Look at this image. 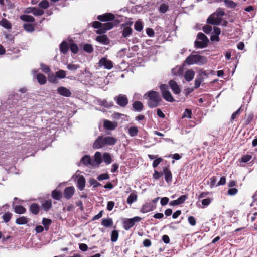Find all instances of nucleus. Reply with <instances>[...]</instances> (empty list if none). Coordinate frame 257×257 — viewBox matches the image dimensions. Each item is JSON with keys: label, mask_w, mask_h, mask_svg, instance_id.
Here are the masks:
<instances>
[{"label": "nucleus", "mask_w": 257, "mask_h": 257, "mask_svg": "<svg viewBox=\"0 0 257 257\" xmlns=\"http://www.w3.org/2000/svg\"><path fill=\"white\" fill-rule=\"evenodd\" d=\"M146 96L148 97L147 103L150 108H154L160 105L162 98L159 92L150 90L144 94V97H146Z\"/></svg>", "instance_id": "1"}, {"label": "nucleus", "mask_w": 257, "mask_h": 257, "mask_svg": "<svg viewBox=\"0 0 257 257\" xmlns=\"http://www.w3.org/2000/svg\"><path fill=\"white\" fill-rule=\"evenodd\" d=\"M194 53L195 52H193L186 58L185 62L187 64L190 65L196 64L198 65H203L207 63V60L206 57L197 54H194Z\"/></svg>", "instance_id": "2"}, {"label": "nucleus", "mask_w": 257, "mask_h": 257, "mask_svg": "<svg viewBox=\"0 0 257 257\" xmlns=\"http://www.w3.org/2000/svg\"><path fill=\"white\" fill-rule=\"evenodd\" d=\"M142 218L139 216H135L131 218H124L122 220V225L125 230H128L133 227L136 222H140Z\"/></svg>", "instance_id": "3"}, {"label": "nucleus", "mask_w": 257, "mask_h": 257, "mask_svg": "<svg viewBox=\"0 0 257 257\" xmlns=\"http://www.w3.org/2000/svg\"><path fill=\"white\" fill-rule=\"evenodd\" d=\"M98 65L100 67H103L106 69H111L113 67V63L112 61L108 60L106 57L101 58L98 62Z\"/></svg>", "instance_id": "4"}, {"label": "nucleus", "mask_w": 257, "mask_h": 257, "mask_svg": "<svg viewBox=\"0 0 257 257\" xmlns=\"http://www.w3.org/2000/svg\"><path fill=\"white\" fill-rule=\"evenodd\" d=\"M116 103L122 107H124L128 103V99L126 95L123 94H119L114 98Z\"/></svg>", "instance_id": "5"}, {"label": "nucleus", "mask_w": 257, "mask_h": 257, "mask_svg": "<svg viewBox=\"0 0 257 257\" xmlns=\"http://www.w3.org/2000/svg\"><path fill=\"white\" fill-rule=\"evenodd\" d=\"M156 208V205L153 204L152 203L146 202L142 206L140 211L143 213H146L153 211Z\"/></svg>", "instance_id": "6"}, {"label": "nucleus", "mask_w": 257, "mask_h": 257, "mask_svg": "<svg viewBox=\"0 0 257 257\" xmlns=\"http://www.w3.org/2000/svg\"><path fill=\"white\" fill-rule=\"evenodd\" d=\"M163 174H164V179L166 182L170 183L172 181V174L170 169L169 165L163 168Z\"/></svg>", "instance_id": "7"}, {"label": "nucleus", "mask_w": 257, "mask_h": 257, "mask_svg": "<svg viewBox=\"0 0 257 257\" xmlns=\"http://www.w3.org/2000/svg\"><path fill=\"white\" fill-rule=\"evenodd\" d=\"M207 23L209 24L218 25L221 22V18H218L213 13L207 19Z\"/></svg>", "instance_id": "8"}, {"label": "nucleus", "mask_w": 257, "mask_h": 257, "mask_svg": "<svg viewBox=\"0 0 257 257\" xmlns=\"http://www.w3.org/2000/svg\"><path fill=\"white\" fill-rule=\"evenodd\" d=\"M115 18V16L110 13H105L104 14L99 15L97 17V19L102 22H107V21H111L113 20Z\"/></svg>", "instance_id": "9"}, {"label": "nucleus", "mask_w": 257, "mask_h": 257, "mask_svg": "<svg viewBox=\"0 0 257 257\" xmlns=\"http://www.w3.org/2000/svg\"><path fill=\"white\" fill-rule=\"evenodd\" d=\"M104 138L102 136H99L93 144V148L95 149H99L105 146Z\"/></svg>", "instance_id": "10"}, {"label": "nucleus", "mask_w": 257, "mask_h": 257, "mask_svg": "<svg viewBox=\"0 0 257 257\" xmlns=\"http://www.w3.org/2000/svg\"><path fill=\"white\" fill-rule=\"evenodd\" d=\"M102 162V155L100 152H96L94 154V159L92 160L93 167H98Z\"/></svg>", "instance_id": "11"}, {"label": "nucleus", "mask_w": 257, "mask_h": 257, "mask_svg": "<svg viewBox=\"0 0 257 257\" xmlns=\"http://www.w3.org/2000/svg\"><path fill=\"white\" fill-rule=\"evenodd\" d=\"M86 181L83 175L78 176V178L76 181V185L77 188L80 191H83L85 187Z\"/></svg>", "instance_id": "12"}, {"label": "nucleus", "mask_w": 257, "mask_h": 257, "mask_svg": "<svg viewBox=\"0 0 257 257\" xmlns=\"http://www.w3.org/2000/svg\"><path fill=\"white\" fill-rule=\"evenodd\" d=\"M74 191L75 189L73 186L65 188L63 193L64 197L67 200L71 199L74 193Z\"/></svg>", "instance_id": "13"}, {"label": "nucleus", "mask_w": 257, "mask_h": 257, "mask_svg": "<svg viewBox=\"0 0 257 257\" xmlns=\"http://www.w3.org/2000/svg\"><path fill=\"white\" fill-rule=\"evenodd\" d=\"M169 85L173 93L178 95L180 93V88L175 81L174 80H170L169 82Z\"/></svg>", "instance_id": "14"}, {"label": "nucleus", "mask_w": 257, "mask_h": 257, "mask_svg": "<svg viewBox=\"0 0 257 257\" xmlns=\"http://www.w3.org/2000/svg\"><path fill=\"white\" fill-rule=\"evenodd\" d=\"M57 92L60 95L66 97H70L71 95L70 90L63 86L59 87L57 88Z\"/></svg>", "instance_id": "15"}, {"label": "nucleus", "mask_w": 257, "mask_h": 257, "mask_svg": "<svg viewBox=\"0 0 257 257\" xmlns=\"http://www.w3.org/2000/svg\"><path fill=\"white\" fill-rule=\"evenodd\" d=\"M80 163L83 164L86 166H90L93 167L92 159L89 155L84 156L80 161Z\"/></svg>", "instance_id": "16"}, {"label": "nucleus", "mask_w": 257, "mask_h": 257, "mask_svg": "<svg viewBox=\"0 0 257 257\" xmlns=\"http://www.w3.org/2000/svg\"><path fill=\"white\" fill-rule=\"evenodd\" d=\"M69 49V45L68 43L65 40L63 41L59 45L60 51L63 54H66Z\"/></svg>", "instance_id": "17"}, {"label": "nucleus", "mask_w": 257, "mask_h": 257, "mask_svg": "<svg viewBox=\"0 0 257 257\" xmlns=\"http://www.w3.org/2000/svg\"><path fill=\"white\" fill-rule=\"evenodd\" d=\"M96 40L101 44L108 45L110 41L106 35H102L97 36Z\"/></svg>", "instance_id": "18"}, {"label": "nucleus", "mask_w": 257, "mask_h": 257, "mask_svg": "<svg viewBox=\"0 0 257 257\" xmlns=\"http://www.w3.org/2000/svg\"><path fill=\"white\" fill-rule=\"evenodd\" d=\"M104 142L105 145L113 146L117 142V139L112 137L107 136L103 137Z\"/></svg>", "instance_id": "19"}, {"label": "nucleus", "mask_w": 257, "mask_h": 257, "mask_svg": "<svg viewBox=\"0 0 257 257\" xmlns=\"http://www.w3.org/2000/svg\"><path fill=\"white\" fill-rule=\"evenodd\" d=\"M132 107L134 111L141 112L144 108L143 103L140 101H135L132 104Z\"/></svg>", "instance_id": "20"}, {"label": "nucleus", "mask_w": 257, "mask_h": 257, "mask_svg": "<svg viewBox=\"0 0 257 257\" xmlns=\"http://www.w3.org/2000/svg\"><path fill=\"white\" fill-rule=\"evenodd\" d=\"M103 126L107 130H113L117 127V124L115 122L105 120L104 121Z\"/></svg>", "instance_id": "21"}, {"label": "nucleus", "mask_w": 257, "mask_h": 257, "mask_svg": "<svg viewBox=\"0 0 257 257\" xmlns=\"http://www.w3.org/2000/svg\"><path fill=\"white\" fill-rule=\"evenodd\" d=\"M98 103L99 105L103 106L106 108H110L113 105V101L108 102L106 100L99 99L98 100Z\"/></svg>", "instance_id": "22"}, {"label": "nucleus", "mask_w": 257, "mask_h": 257, "mask_svg": "<svg viewBox=\"0 0 257 257\" xmlns=\"http://www.w3.org/2000/svg\"><path fill=\"white\" fill-rule=\"evenodd\" d=\"M122 33V37L123 38H127L129 37L133 32L132 28L130 26L124 27L122 30L121 31Z\"/></svg>", "instance_id": "23"}, {"label": "nucleus", "mask_w": 257, "mask_h": 257, "mask_svg": "<svg viewBox=\"0 0 257 257\" xmlns=\"http://www.w3.org/2000/svg\"><path fill=\"white\" fill-rule=\"evenodd\" d=\"M162 95L163 98L168 102H173L175 101L169 90L163 92Z\"/></svg>", "instance_id": "24"}, {"label": "nucleus", "mask_w": 257, "mask_h": 257, "mask_svg": "<svg viewBox=\"0 0 257 257\" xmlns=\"http://www.w3.org/2000/svg\"><path fill=\"white\" fill-rule=\"evenodd\" d=\"M197 39L200 40L203 44L206 45L207 46L209 43V39L203 33L199 32L198 33L197 36Z\"/></svg>", "instance_id": "25"}, {"label": "nucleus", "mask_w": 257, "mask_h": 257, "mask_svg": "<svg viewBox=\"0 0 257 257\" xmlns=\"http://www.w3.org/2000/svg\"><path fill=\"white\" fill-rule=\"evenodd\" d=\"M194 75L195 72L193 70L191 69L188 70L185 73L184 78L187 81L189 82L193 79Z\"/></svg>", "instance_id": "26"}, {"label": "nucleus", "mask_w": 257, "mask_h": 257, "mask_svg": "<svg viewBox=\"0 0 257 257\" xmlns=\"http://www.w3.org/2000/svg\"><path fill=\"white\" fill-rule=\"evenodd\" d=\"M29 210L33 214L37 215L40 211V207L38 204L34 203L31 204Z\"/></svg>", "instance_id": "27"}, {"label": "nucleus", "mask_w": 257, "mask_h": 257, "mask_svg": "<svg viewBox=\"0 0 257 257\" xmlns=\"http://www.w3.org/2000/svg\"><path fill=\"white\" fill-rule=\"evenodd\" d=\"M113 220L111 218L108 217L102 219L101 225L105 227H110L113 225Z\"/></svg>", "instance_id": "28"}, {"label": "nucleus", "mask_w": 257, "mask_h": 257, "mask_svg": "<svg viewBox=\"0 0 257 257\" xmlns=\"http://www.w3.org/2000/svg\"><path fill=\"white\" fill-rule=\"evenodd\" d=\"M172 74L176 76H180L183 75V68L182 67L177 66L172 69Z\"/></svg>", "instance_id": "29"}, {"label": "nucleus", "mask_w": 257, "mask_h": 257, "mask_svg": "<svg viewBox=\"0 0 257 257\" xmlns=\"http://www.w3.org/2000/svg\"><path fill=\"white\" fill-rule=\"evenodd\" d=\"M204 78L202 76V75L201 74H199L195 80V85H194V88L195 89H197L199 88L201 84V83L203 81Z\"/></svg>", "instance_id": "30"}, {"label": "nucleus", "mask_w": 257, "mask_h": 257, "mask_svg": "<svg viewBox=\"0 0 257 257\" xmlns=\"http://www.w3.org/2000/svg\"><path fill=\"white\" fill-rule=\"evenodd\" d=\"M138 132V128L136 126H132L130 127L128 129V134L132 137H134L137 136Z\"/></svg>", "instance_id": "31"}, {"label": "nucleus", "mask_w": 257, "mask_h": 257, "mask_svg": "<svg viewBox=\"0 0 257 257\" xmlns=\"http://www.w3.org/2000/svg\"><path fill=\"white\" fill-rule=\"evenodd\" d=\"M41 207L45 211L47 212L49 211L52 207L51 200H48L45 201L44 203L42 204Z\"/></svg>", "instance_id": "32"}, {"label": "nucleus", "mask_w": 257, "mask_h": 257, "mask_svg": "<svg viewBox=\"0 0 257 257\" xmlns=\"http://www.w3.org/2000/svg\"><path fill=\"white\" fill-rule=\"evenodd\" d=\"M20 18L21 20L26 22H34L35 20L33 16L28 15H22Z\"/></svg>", "instance_id": "33"}, {"label": "nucleus", "mask_w": 257, "mask_h": 257, "mask_svg": "<svg viewBox=\"0 0 257 257\" xmlns=\"http://www.w3.org/2000/svg\"><path fill=\"white\" fill-rule=\"evenodd\" d=\"M37 79L39 83L41 85H44L47 82V78L46 76L41 73H39L37 75Z\"/></svg>", "instance_id": "34"}, {"label": "nucleus", "mask_w": 257, "mask_h": 257, "mask_svg": "<svg viewBox=\"0 0 257 257\" xmlns=\"http://www.w3.org/2000/svg\"><path fill=\"white\" fill-rule=\"evenodd\" d=\"M143 23L141 20H138L134 24V29L136 31L138 32H140L143 30Z\"/></svg>", "instance_id": "35"}, {"label": "nucleus", "mask_w": 257, "mask_h": 257, "mask_svg": "<svg viewBox=\"0 0 257 257\" xmlns=\"http://www.w3.org/2000/svg\"><path fill=\"white\" fill-rule=\"evenodd\" d=\"M52 197L56 200H60L62 198L61 192L57 190H54L52 192Z\"/></svg>", "instance_id": "36"}, {"label": "nucleus", "mask_w": 257, "mask_h": 257, "mask_svg": "<svg viewBox=\"0 0 257 257\" xmlns=\"http://www.w3.org/2000/svg\"><path fill=\"white\" fill-rule=\"evenodd\" d=\"M0 25L6 29H10L12 28L11 23L6 19L3 18L0 21Z\"/></svg>", "instance_id": "37"}, {"label": "nucleus", "mask_w": 257, "mask_h": 257, "mask_svg": "<svg viewBox=\"0 0 257 257\" xmlns=\"http://www.w3.org/2000/svg\"><path fill=\"white\" fill-rule=\"evenodd\" d=\"M119 236V231L117 230H113L110 234L111 241L112 242H115L118 240Z\"/></svg>", "instance_id": "38"}, {"label": "nucleus", "mask_w": 257, "mask_h": 257, "mask_svg": "<svg viewBox=\"0 0 257 257\" xmlns=\"http://www.w3.org/2000/svg\"><path fill=\"white\" fill-rule=\"evenodd\" d=\"M103 159L106 164H110L112 162V158L109 153L105 152L103 154Z\"/></svg>", "instance_id": "39"}, {"label": "nucleus", "mask_w": 257, "mask_h": 257, "mask_svg": "<svg viewBox=\"0 0 257 257\" xmlns=\"http://www.w3.org/2000/svg\"><path fill=\"white\" fill-rule=\"evenodd\" d=\"M14 211L17 214H24L26 211V209L21 205H16L14 207Z\"/></svg>", "instance_id": "40"}, {"label": "nucleus", "mask_w": 257, "mask_h": 257, "mask_svg": "<svg viewBox=\"0 0 257 257\" xmlns=\"http://www.w3.org/2000/svg\"><path fill=\"white\" fill-rule=\"evenodd\" d=\"M137 199V195L135 193H132L127 199V203L128 204H131L135 202Z\"/></svg>", "instance_id": "41"}, {"label": "nucleus", "mask_w": 257, "mask_h": 257, "mask_svg": "<svg viewBox=\"0 0 257 257\" xmlns=\"http://www.w3.org/2000/svg\"><path fill=\"white\" fill-rule=\"evenodd\" d=\"M27 218L25 216H21L17 218L16 220V223L18 225H24L28 223Z\"/></svg>", "instance_id": "42"}, {"label": "nucleus", "mask_w": 257, "mask_h": 257, "mask_svg": "<svg viewBox=\"0 0 257 257\" xmlns=\"http://www.w3.org/2000/svg\"><path fill=\"white\" fill-rule=\"evenodd\" d=\"M226 7L234 9L237 6V4L232 0H223Z\"/></svg>", "instance_id": "43"}, {"label": "nucleus", "mask_w": 257, "mask_h": 257, "mask_svg": "<svg viewBox=\"0 0 257 257\" xmlns=\"http://www.w3.org/2000/svg\"><path fill=\"white\" fill-rule=\"evenodd\" d=\"M67 68L68 70L72 72H75L78 69L80 68V66L79 64H73L69 63L67 65Z\"/></svg>", "instance_id": "44"}, {"label": "nucleus", "mask_w": 257, "mask_h": 257, "mask_svg": "<svg viewBox=\"0 0 257 257\" xmlns=\"http://www.w3.org/2000/svg\"><path fill=\"white\" fill-rule=\"evenodd\" d=\"M23 28L25 30L28 32H32L35 30L33 25L30 23L24 24L23 25Z\"/></svg>", "instance_id": "45"}, {"label": "nucleus", "mask_w": 257, "mask_h": 257, "mask_svg": "<svg viewBox=\"0 0 257 257\" xmlns=\"http://www.w3.org/2000/svg\"><path fill=\"white\" fill-rule=\"evenodd\" d=\"M69 48L71 52L74 54H76L78 52V47L75 43H71L69 45Z\"/></svg>", "instance_id": "46"}, {"label": "nucleus", "mask_w": 257, "mask_h": 257, "mask_svg": "<svg viewBox=\"0 0 257 257\" xmlns=\"http://www.w3.org/2000/svg\"><path fill=\"white\" fill-rule=\"evenodd\" d=\"M83 50L88 53H90L93 51V48L91 44H85L83 46Z\"/></svg>", "instance_id": "47"}, {"label": "nucleus", "mask_w": 257, "mask_h": 257, "mask_svg": "<svg viewBox=\"0 0 257 257\" xmlns=\"http://www.w3.org/2000/svg\"><path fill=\"white\" fill-rule=\"evenodd\" d=\"M57 78L63 79L66 77V72L63 70H60L55 73Z\"/></svg>", "instance_id": "48"}, {"label": "nucleus", "mask_w": 257, "mask_h": 257, "mask_svg": "<svg viewBox=\"0 0 257 257\" xmlns=\"http://www.w3.org/2000/svg\"><path fill=\"white\" fill-rule=\"evenodd\" d=\"M110 178L109 175L107 173H103L98 175L97 177V179L99 181H103L105 180H108Z\"/></svg>", "instance_id": "49"}, {"label": "nucleus", "mask_w": 257, "mask_h": 257, "mask_svg": "<svg viewBox=\"0 0 257 257\" xmlns=\"http://www.w3.org/2000/svg\"><path fill=\"white\" fill-rule=\"evenodd\" d=\"M89 183L90 185L93 186V188L100 187L101 186V184L99 183L94 178H91L89 180Z\"/></svg>", "instance_id": "50"}, {"label": "nucleus", "mask_w": 257, "mask_h": 257, "mask_svg": "<svg viewBox=\"0 0 257 257\" xmlns=\"http://www.w3.org/2000/svg\"><path fill=\"white\" fill-rule=\"evenodd\" d=\"M12 217V214L10 212L5 213L3 216L2 218L4 220V221L5 223L8 222L11 219Z\"/></svg>", "instance_id": "51"}, {"label": "nucleus", "mask_w": 257, "mask_h": 257, "mask_svg": "<svg viewBox=\"0 0 257 257\" xmlns=\"http://www.w3.org/2000/svg\"><path fill=\"white\" fill-rule=\"evenodd\" d=\"M44 13V11L37 7H34L33 15L35 16H42Z\"/></svg>", "instance_id": "52"}, {"label": "nucleus", "mask_w": 257, "mask_h": 257, "mask_svg": "<svg viewBox=\"0 0 257 257\" xmlns=\"http://www.w3.org/2000/svg\"><path fill=\"white\" fill-rule=\"evenodd\" d=\"M49 6V3L47 0H42L39 3V7L42 9H47Z\"/></svg>", "instance_id": "53"}, {"label": "nucleus", "mask_w": 257, "mask_h": 257, "mask_svg": "<svg viewBox=\"0 0 257 257\" xmlns=\"http://www.w3.org/2000/svg\"><path fill=\"white\" fill-rule=\"evenodd\" d=\"M194 46L196 48H203L207 47L205 44H203V42L201 41H198L197 39L194 42Z\"/></svg>", "instance_id": "54"}, {"label": "nucleus", "mask_w": 257, "mask_h": 257, "mask_svg": "<svg viewBox=\"0 0 257 257\" xmlns=\"http://www.w3.org/2000/svg\"><path fill=\"white\" fill-rule=\"evenodd\" d=\"M143 7L141 5H136L132 8L131 11L132 13L135 14L141 12L142 11Z\"/></svg>", "instance_id": "55"}, {"label": "nucleus", "mask_w": 257, "mask_h": 257, "mask_svg": "<svg viewBox=\"0 0 257 257\" xmlns=\"http://www.w3.org/2000/svg\"><path fill=\"white\" fill-rule=\"evenodd\" d=\"M192 111L189 109H185L183 113L182 118L186 117L191 118L192 116Z\"/></svg>", "instance_id": "56"}, {"label": "nucleus", "mask_w": 257, "mask_h": 257, "mask_svg": "<svg viewBox=\"0 0 257 257\" xmlns=\"http://www.w3.org/2000/svg\"><path fill=\"white\" fill-rule=\"evenodd\" d=\"M252 156L250 155H244L242 156L240 159V162L243 163H247L251 160Z\"/></svg>", "instance_id": "57"}, {"label": "nucleus", "mask_w": 257, "mask_h": 257, "mask_svg": "<svg viewBox=\"0 0 257 257\" xmlns=\"http://www.w3.org/2000/svg\"><path fill=\"white\" fill-rule=\"evenodd\" d=\"M57 78V77H56V74L55 75H54V74L49 75L48 77V81L50 82H51L53 83H57L58 82Z\"/></svg>", "instance_id": "58"}, {"label": "nucleus", "mask_w": 257, "mask_h": 257, "mask_svg": "<svg viewBox=\"0 0 257 257\" xmlns=\"http://www.w3.org/2000/svg\"><path fill=\"white\" fill-rule=\"evenodd\" d=\"M253 118H254V114L252 113H249L248 115L247 118L245 121V125H247L249 124L253 120Z\"/></svg>", "instance_id": "59"}, {"label": "nucleus", "mask_w": 257, "mask_h": 257, "mask_svg": "<svg viewBox=\"0 0 257 257\" xmlns=\"http://www.w3.org/2000/svg\"><path fill=\"white\" fill-rule=\"evenodd\" d=\"M188 196L186 195H183L180 196L177 200L179 205L183 204L187 199Z\"/></svg>", "instance_id": "60"}, {"label": "nucleus", "mask_w": 257, "mask_h": 257, "mask_svg": "<svg viewBox=\"0 0 257 257\" xmlns=\"http://www.w3.org/2000/svg\"><path fill=\"white\" fill-rule=\"evenodd\" d=\"M103 25L106 31L111 29L114 26L113 23L110 21L103 24Z\"/></svg>", "instance_id": "61"}, {"label": "nucleus", "mask_w": 257, "mask_h": 257, "mask_svg": "<svg viewBox=\"0 0 257 257\" xmlns=\"http://www.w3.org/2000/svg\"><path fill=\"white\" fill-rule=\"evenodd\" d=\"M52 221L50 219L43 218L42 220V224L43 226H50L52 224Z\"/></svg>", "instance_id": "62"}, {"label": "nucleus", "mask_w": 257, "mask_h": 257, "mask_svg": "<svg viewBox=\"0 0 257 257\" xmlns=\"http://www.w3.org/2000/svg\"><path fill=\"white\" fill-rule=\"evenodd\" d=\"M214 13L218 18H220L225 14L224 11L221 8H218Z\"/></svg>", "instance_id": "63"}, {"label": "nucleus", "mask_w": 257, "mask_h": 257, "mask_svg": "<svg viewBox=\"0 0 257 257\" xmlns=\"http://www.w3.org/2000/svg\"><path fill=\"white\" fill-rule=\"evenodd\" d=\"M202 30L206 34H209L211 32L212 28L210 25H206L203 27Z\"/></svg>", "instance_id": "64"}]
</instances>
